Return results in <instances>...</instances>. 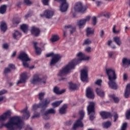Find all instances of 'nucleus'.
Here are the masks:
<instances>
[{"label":"nucleus","instance_id":"nucleus-1","mask_svg":"<svg viewBox=\"0 0 130 130\" xmlns=\"http://www.w3.org/2000/svg\"><path fill=\"white\" fill-rule=\"evenodd\" d=\"M12 112L7 111L0 116V129L5 126L8 130H21L22 128V120L19 116L11 117L8 123L5 124V121L11 116Z\"/></svg>","mask_w":130,"mask_h":130},{"label":"nucleus","instance_id":"nucleus-2","mask_svg":"<svg viewBox=\"0 0 130 130\" xmlns=\"http://www.w3.org/2000/svg\"><path fill=\"white\" fill-rule=\"evenodd\" d=\"M77 57L78 58H75L70 61L67 65H66L61 70H60L58 76L59 77H64L68 74L70 73L71 70H74L75 67L77 64H79L82 60H89L90 57L86 56L85 54H83L81 52H79L77 54Z\"/></svg>","mask_w":130,"mask_h":130},{"label":"nucleus","instance_id":"nucleus-3","mask_svg":"<svg viewBox=\"0 0 130 130\" xmlns=\"http://www.w3.org/2000/svg\"><path fill=\"white\" fill-rule=\"evenodd\" d=\"M106 73L108 76L109 82L108 85L111 89H113L114 90L117 89V84L115 82V80H116V74H115V71L111 69H106Z\"/></svg>","mask_w":130,"mask_h":130},{"label":"nucleus","instance_id":"nucleus-4","mask_svg":"<svg viewBox=\"0 0 130 130\" xmlns=\"http://www.w3.org/2000/svg\"><path fill=\"white\" fill-rule=\"evenodd\" d=\"M51 102L50 99L48 98H45L42 102L39 104H35L32 106V110H37L38 108H42L43 110H45L48 107Z\"/></svg>","mask_w":130,"mask_h":130},{"label":"nucleus","instance_id":"nucleus-5","mask_svg":"<svg viewBox=\"0 0 130 130\" xmlns=\"http://www.w3.org/2000/svg\"><path fill=\"white\" fill-rule=\"evenodd\" d=\"M17 58L22 61V64L24 68H29V63L27 61H30V59L27 54L25 52H22L18 56Z\"/></svg>","mask_w":130,"mask_h":130},{"label":"nucleus","instance_id":"nucleus-6","mask_svg":"<svg viewBox=\"0 0 130 130\" xmlns=\"http://www.w3.org/2000/svg\"><path fill=\"white\" fill-rule=\"evenodd\" d=\"M47 57H50L52 56V59L50 62V66H54L56 62L60 59V55L58 54H54V53H50L46 55Z\"/></svg>","mask_w":130,"mask_h":130},{"label":"nucleus","instance_id":"nucleus-7","mask_svg":"<svg viewBox=\"0 0 130 130\" xmlns=\"http://www.w3.org/2000/svg\"><path fill=\"white\" fill-rule=\"evenodd\" d=\"M31 84L36 85L37 83H43L45 84L46 83V78L44 77L43 78H39V75L35 74L34 75L32 79L30 80Z\"/></svg>","mask_w":130,"mask_h":130},{"label":"nucleus","instance_id":"nucleus-8","mask_svg":"<svg viewBox=\"0 0 130 130\" xmlns=\"http://www.w3.org/2000/svg\"><path fill=\"white\" fill-rule=\"evenodd\" d=\"M55 2H60V11L62 13H64L68 11L69 8V3L67 2V0H54Z\"/></svg>","mask_w":130,"mask_h":130},{"label":"nucleus","instance_id":"nucleus-9","mask_svg":"<svg viewBox=\"0 0 130 130\" xmlns=\"http://www.w3.org/2000/svg\"><path fill=\"white\" fill-rule=\"evenodd\" d=\"M74 10L75 12H79V13H84L87 10V7L82 5V3L78 2L74 6Z\"/></svg>","mask_w":130,"mask_h":130},{"label":"nucleus","instance_id":"nucleus-10","mask_svg":"<svg viewBox=\"0 0 130 130\" xmlns=\"http://www.w3.org/2000/svg\"><path fill=\"white\" fill-rule=\"evenodd\" d=\"M41 31L39 27H37L35 26H32L31 27L30 33L32 36L35 37H38L40 35Z\"/></svg>","mask_w":130,"mask_h":130},{"label":"nucleus","instance_id":"nucleus-11","mask_svg":"<svg viewBox=\"0 0 130 130\" xmlns=\"http://www.w3.org/2000/svg\"><path fill=\"white\" fill-rule=\"evenodd\" d=\"M53 14H54V12L53 11L46 10L44 11L43 14H40V16L41 18L45 17L46 19H50V18H52L53 16Z\"/></svg>","mask_w":130,"mask_h":130},{"label":"nucleus","instance_id":"nucleus-12","mask_svg":"<svg viewBox=\"0 0 130 130\" xmlns=\"http://www.w3.org/2000/svg\"><path fill=\"white\" fill-rule=\"evenodd\" d=\"M81 80L82 82H88V70L86 69L81 70Z\"/></svg>","mask_w":130,"mask_h":130},{"label":"nucleus","instance_id":"nucleus-13","mask_svg":"<svg viewBox=\"0 0 130 130\" xmlns=\"http://www.w3.org/2000/svg\"><path fill=\"white\" fill-rule=\"evenodd\" d=\"M87 109L88 115H90L91 113L94 114L95 113V103L90 102Z\"/></svg>","mask_w":130,"mask_h":130},{"label":"nucleus","instance_id":"nucleus-14","mask_svg":"<svg viewBox=\"0 0 130 130\" xmlns=\"http://www.w3.org/2000/svg\"><path fill=\"white\" fill-rule=\"evenodd\" d=\"M86 96L89 99H94L95 98V94H94L92 88L88 87L86 88Z\"/></svg>","mask_w":130,"mask_h":130},{"label":"nucleus","instance_id":"nucleus-15","mask_svg":"<svg viewBox=\"0 0 130 130\" xmlns=\"http://www.w3.org/2000/svg\"><path fill=\"white\" fill-rule=\"evenodd\" d=\"M28 79V76H27V73L26 72H24L20 75V77L19 80H18L17 82V85H19V84H23L26 82V80Z\"/></svg>","mask_w":130,"mask_h":130},{"label":"nucleus","instance_id":"nucleus-16","mask_svg":"<svg viewBox=\"0 0 130 130\" xmlns=\"http://www.w3.org/2000/svg\"><path fill=\"white\" fill-rule=\"evenodd\" d=\"M100 115L103 119H107V118L112 117V114L109 112L101 111L100 112Z\"/></svg>","mask_w":130,"mask_h":130},{"label":"nucleus","instance_id":"nucleus-17","mask_svg":"<svg viewBox=\"0 0 130 130\" xmlns=\"http://www.w3.org/2000/svg\"><path fill=\"white\" fill-rule=\"evenodd\" d=\"M82 120L80 119H79L77 120H76L73 125V129L76 130L77 129V128H78V127H83V126H84V124H83Z\"/></svg>","mask_w":130,"mask_h":130},{"label":"nucleus","instance_id":"nucleus-18","mask_svg":"<svg viewBox=\"0 0 130 130\" xmlns=\"http://www.w3.org/2000/svg\"><path fill=\"white\" fill-rule=\"evenodd\" d=\"M21 112L23 113L22 118L23 119L27 120L30 117V113L28 111V108L26 107Z\"/></svg>","mask_w":130,"mask_h":130},{"label":"nucleus","instance_id":"nucleus-19","mask_svg":"<svg viewBox=\"0 0 130 130\" xmlns=\"http://www.w3.org/2000/svg\"><path fill=\"white\" fill-rule=\"evenodd\" d=\"M90 19H91V16H86L85 19L78 21L77 22V25L80 27V28H81V26H84V25L86 24V22L90 21Z\"/></svg>","mask_w":130,"mask_h":130},{"label":"nucleus","instance_id":"nucleus-20","mask_svg":"<svg viewBox=\"0 0 130 130\" xmlns=\"http://www.w3.org/2000/svg\"><path fill=\"white\" fill-rule=\"evenodd\" d=\"M53 92L57 95H60L66 92V89H62L59 90V88L58 87L55 86L54 87Z\"/></svg>","mask_w":130,"mask_h":130},{"label":"nucleus","instance_id":"nucleus-21","mask_svg":"<svg viewBox=\"0 0 130 130\" xmlns=\"http://www.w3.org/2000/svg\"><path fill=\"white\" fill-rule=\"evenodd\" d=\"M129 95H130V84H128L124 91V97H125V98H128V97H129Z\"/></svg>","mask_w":130,"mask_h":130},{"label":"nucleus","instance_id":"nucleus-22","mask_svg":"<svg viewBox=\"0 0 130 130\" xmlns=\"http://www.w3.org/2000/svg\"><path fill=\"white\" fill-rule=\"evenodd\" d=\"M22 37V34L17 30H14V33L13 34V37L14 39H19Z\"/></svg>","mask_w":130,"mask_h":130},{"label":"nucleus","instance_id":"nucleus-23","mask_svg":"<svg viewBox=\"0 0 130 130\" xmlns=\"http://www.w3.org/2000/svg\"><path fill=\"white\" fill-rule=\"evenodd\" d=\"M95 92L97 95H98V96H100V97H104V91L101 88H96L95 89Z\"/></svg>","mask_w":130,"mask_h":130},{"label":"nucleus","instance_id":"nucleus-24","mask_svg":"<svg viewBox=\"0 0 130 130\" xmlns=\"http://www.w3.org/2000/svg\"><path fill=\"white\" fill-rule=\"evenodd\" d=\"M66 29H70V34H73L76 32V26H73L72 25H66L64 26Z\"/></svg>","mask_w":130,"mask_h":130},{"label":"nucleus","instance_id":"nucleus-25","mask_svg":"<svg viewBox=\"0 0 130 130\" xmlns=\"http://www.w3.org/2000/svg\"><path fill=\"white\" fill-rule=\"evenodd\" d=\"M8 91L6 90L3 89L2 90L0 91V96L1 95H4V94H6ZM4 101V102H6L7 101V99H6L5 96H0V102L1 101Z\"/></svg>","mask_w":130,"mask_h":130},{"label":"nucleus","instance_id":"nucleus-26","mask_svg":"<svg viewBox=\"0 0 130 130\" xmlns=\"http://www.w3.org/2000/svg\"><path fill=\"white\" fill-rule=\"evenodd\" d=\"M69 89L71 91H75L78 89V85L74 84L72 82L69 83Z\"/></svg>","mask_w":130,"mask_h":130},{"label":"nucleus","instance_id":"nucleus-27","mask_svg":"<svg viewBox=\"0 0 130 130\" xmlns=\"http://www.w3.org/2000/svg\"><path fill=\"white\" fill-rule=\"evenodd\" d=\"M8 29V27L7 26V23L5 22V21L1 22V29L3 32H6L7 29Z\"/></svg>","mask_w":130,"mask_h":130},{"label":"nucleus","instance_id":"nucleus-28","mask_svg":"<svg viewBox=\"0 0 130 130\" xmlns=\"http://www.w3.org/2000/svg\"><path fill=\"white\" fill-rule=\"evenodd\" d=\"M67 108H68V105H63L59 110L60 114H65Z\"/></svg>","mask_w":130,"mask_h":130},{"label":"nucleus","instance_id":"nucleus-29","mask_svg":"<svg viewBox=\"0 0 130 130\" xmlns=\"http://www.w3.org/2000/svg\"><path fill=\"white\" fill-rule=\"evenodd\" d=\"M20 29L24 33H27L28 32V25L23 24L20 26Z\"/></svg>","mask_w":130,"mask_h":130},{"label":"nucleus","instance_id":"nucleus-30","mask_svg":"<svg viewBox=\"0 0 130 130\" xmlns=\"http://www.w3.org/2000/svg\"><path fill=\"white\" fill-rule=\"evenodd\" d=\"M104 128H108L111 126V122L107 121L106 122H104L102 124Z\"/></svg>","mask_w":130,"mask_h":130},{"label":"nucleus","instance_id":"nucleus-31","mask_svg":"<svg viewBox=\"0 0 130 130\" xmlns=\"http://www.w3.org/2000/svg\"><path fill=\"white\" fill-rule=\"evenodd\" d=\"M113 40L116 44H117L119 46H120V45L121 44V41L120 40V38L119 37H114L113 38Z\"/></svg>","mask_w":130,"mask_h":130},{"label":"nucleus","instance_id":"nucleus-32","mask_svg":"<svg viewBox=\"0 0 130 130\" xmlns=\"http://www.w3.org/2000/svg\"><path fill=\"white\" fill-rule=\"evenodd\" d=\"M59 40V36L57 35H53L51 38V42H56Z\"/></svg>","mask_w":130,"mask_h":130},{"label":"nucleus","instance_id":"nucleus-33","mask_svg":"<svg viewBox=\"0 0 130 130\" xmlns=\"http://www.w3.org/2000/svg\"><path fill=\"white\" fill-rule=\"evenodd\" d=\"M55 113V110L53 109H50L44 113L45 115H48V114H54Z\"/></svg>","mask_w":130,"mask_h":130},{"label":"nucleus","instance_id":"nucleus-34","mask_svg":"<svg viewBox=\"0 0 130 130\" xmlns=\"http://www.w3.org/2000/svg\"><path fill=\"white\" fill-rule=\"evenodd\" d=\"M109 98H112L115 103H118V102H119V99H118L117 97H116L115 94L109 95Z\"/></svg>","mask_w":130,"mask_h":130},{"label":"nucleus","instance_id":"nucleus-35","mask_svg":"<svg viewBox=\"0 0 130 130\" xmlns=\"http://www.w3.org/2000/svg\"><path fill=\"white\" fill-rule=\"evenodd\" d=\"M123 66H129L130 60L127 59L126 58H123L122 61Z\"/></svg>","mask_w":130,"mask_h":130},{"label":"nucleus","instance_id":"nucleus-36","mask_svg":"<svg viewBox=\"0 0 130 130\" xmlns=\"http://www.w3.org/2000/svg\"><path fill=\"white\" fill-rule=\"evenodd\" d=\"M7 12V6L3 5L0 7V14H4Z\"/></svg>","mask_w":130,"mask_h":130},{"label":"nucleus","instance_id":"nucleus-37","mask_svg":"<svg viewBox=\"0 0 130 130\" xmlns=\"http://www.w3.org/2000/svg\"><path fill=\"white\" fill-rule=\"evenodd\" d=\"M91 34H94V30L90 27H88L86 29V35L87 36H89V35H91Z\"/></svg>","mask_w":130,"mask_h":130},{"label":"nucleus","instance_id":"nucleus-38","mask_svg":"<svg viewBox=\"0 0 130 130\" xmlns=\"http://www.w3.org/2000/svg\"><path fill=\"white\" fill-rule=\"evenodd\" d=\"M61 103H62V101H57V102L52 103V106H53V107H58V106H59L60 104H61Z\"/></svg>","mask_w":130,"mask_h":130},{"label":"nucleus","instance_id":"nucleus-39","mask_svg":"<svg viewBox=\"0 0 130 130\" xmlns=\"http://www.w3.org/2000/svg\"><path fill=\"white\" fill-rule=\"evenodd\" d=\"M21 22V19L20 18H14L13 20V25H15L16 24V25H18L20 22Z\"/></svg>","mask_w":130,"mask_h":130},{"label":"nucleus","instance_id":"nucleus-40","mask_svg":"<svg viewBox=\"0 0 130 130\" xmlns=\"http://www.w3.org/2000/svg\"><path fill=\"white\" fill-rule=\"evenodd\" d=\"M44 95H45V93H44V92H40L39 94V95H38L39 99V100H40V101H42V100H43Z\"/></svg>","mask_w":130,"mask_h":130},{"label":"nucleus","instance_id":"nucleus-41","mask_svg":"<svg viewBox=\"0 0 130 130\" xmlns=\"http://www.w3.org/2000/svg\"><path fill=\"white\" fill-rule=\"evenodd\" d=\"M89 44H91V41L89 39L85 40L83 43V45H89Z\"/></svg>","mask_w":130,"mask_h":130},{"label":"nucleus","instance_id":"nucleus-42","mask_svg":"<svg viewBox=\"0 0 130 130\" xmlns=\"http://www.w3.org/2000/svg\"><path fill=\"white\" fill-rule=\"evenodd\" d=\"M79 113L80 115L79 119L83 120V118H84V116H85V112H84V111H80L79 112Z\"/></svg>","mask_w":130,"mask_h":130},{"label":"nucleus","instance_id":"nucleus-43","mask_svg":"<svg viewBox=\"0 0 130 130\" xmlns=\"http://www.w3.org/2000/svg\"><path fill=\"white\" fill-rule=\"evenodd\" d=\"M125 116H126V119H130V109L128 110L125 113Z\"/></svg>","mask_w":130,"mask_h":130},{"label":"nucleus","instance_id":"nucleus-44","mask_svg":"<svg viewBox=\"0 0 130 130\" xmlns=\"http://www.w3.org/2000/svg\"><path fill=\"white\" fill-rule=\"evenodd\" d=\"M11 69H10V68H5L4 73L5 76H7V75H8V74H9V73H11Z\"/></svg>","mask_w":130,"mask_h":130},{"label":"nucleus","instance_id":"nucleus-45","mask_svg":"<svg viewBox=\"0 0 130 130\" xmlns=\"http://www.w3.org/2000/svg\"><path fill=\"white\" fill-rule=\"evenodd\" d=\"M126 127H127V122L123 123L122 125L121 130H126Z\"/></svg>","mask_w":130,"mask_h":130},{"label":"nucleus","instance_id":"nucleus-46","mask_svg":"<svg viewBox=\"0 0 130 130\" xmlns=\"http://www.w3.org/2000/svg\"><path fill=\"white\" fill-rule=\"evenodd\" d=\"M94 118H95V113L94 114L93 113H91L89 115V120H91V121H92V120H94Z\"/></svg>","mask_w":130,"mask_h":130},{"label":"nucleus","instance_id":"nucleus-47","mask_svg":"<svg viewBox=\"0 0 130 130\" xmlns=\"http://www.w3.org/2000/svg\"><path fill=\"white\" fill-rule=\"evenodd\" d=\"M35 49L36 50V52L37 54L38 55L41 54V48L38 47V48H36V49Z\"/></svg>","mask_w":130,"mask_h":130},{"label":"nucleus","instance_id":"nucleus-48","mask_svg":"<svg viewBox=\"0 0 130 130\" xmlns=\"http://www.w3.org/2000/svg\"><path fill=\"white\" fill-rule=\"evenodd\" d=\"M50 0H42L41 2L44 6H48V3Z\"/></svg>","mask_w":130,"mask_h":130},{"label":"nucleus","instance_id":"nucleus-49","mask_svg":"<svg viewBox=\"0 0 130 130\" xmlns=\"http://www.w3.org/2000/svg\"><path fill=\"white\" fill-rule=\"evenodd\" d=\"M92 24L93 25V26H95V25H96L97 23V18H96L95 16H94L92 18Z\"/></svg>","mask_w":130,"mask_h":130},{"label":"nucleus","instance_id":"nucleus-50","mask_svg":"<svg viewBox=\"0 0 130 130\" xmlns=\"http://www.w3.org/2000/svg\"><path fill=\"white\" fill-rule=\"evenodd\" d=\"M102 83V80L98 79L95 82L94 84H95V85H98V86H101Z\"/></svg>","mask_w":130,"mask_h":130},{"label":"nucleus","instance_id":"nucleus-51","mask_svg":"<svg viewBox=\"0 0 130 130\" xmlns=\"http://www.w3.org/2000/svg\"><path fill=\"white\" fill-rule=\"evenodd\" d=\"M24 3L25 4V5H27V6H29V5H31L32 2L30 1V0H24Z\"/></svg>","mask_w":130,"mask_h":130},{"label":"nucleus","instance_id":"nucleus-52","mask_svg":"<svg viewBox=\"0 0 130 130\" xmlns=\"http://www.w3.org/2000/svg\"><path fill=\"white\" fill-rule=\"evenodd\" d=\"M116 28V25H113V32L115 34H116V33H118V32H119V31L115 30Z\"/></svg>","mask_w":130,"mask_h":130},{"label":"nucleus","instance_id":"nucleus-53","mask_svg":"<svg viewBox=\"0 0 130 130\" xmlns=\"http://www.w3.org/2000/svg\"><path fill=\"white\" fill-rule=\"evenodd\" d=\"M117 119H118V114H115L114 115V122H116Z\"/></svg>","mask_w":130,"mask_h":130},{"label":"nucleus","instance_id":"nucleus-54","mask_svg":"<svg viewBox=\"0 0 130 130\" xmlns=\"http://www.w3.org/2000/svg\"><path fill=\"white\" fill-rule=\"evenodd\" d=\"M123 79L124 81L127 80V74L124 73L123 75Z\"/></svg>","mask_w":130,"mask_h":130},{"label":"nucleus","instance_id":"nucleus-55","mask_svg":"<svg viewBox=\"0 0 130 130\" xmlns=\"http://www.w3.org/2000/svg\"><path fill=\"white\" fill-rule=\"evenodd\" d=\"M40 114L37 113V114H35L34 116H32L31 117V118H38V117H40Z\"/></svg>","mask_w":130,"mask_h":130},{"label":"nucleus","instance_id":"nucleus-56","mask_svg":"<svg viewBox=\"0 0 130 130\" xmlns=\"http://www.w3.org/2000/svg\"><path fill=\"white\" fill-rule=\"evenodd\" d=\"M104 36V30H102L100 32V37H101V38H103Z\"/></svg>","mask_w":130,"mask_h":130},{"label":"nucleus","instance_id":"nucleus-57","mask_svg":"<svg viewBox=\"0 0 130 130\" xmlns=\"http://www.w3.org/2000/svg\"><path fill=\"white\" fill-rule=\"evenodd\" d=\"M96 4L97 7H100L102 5V2L101 1H96Z\"/></svg>","mask_w":130,"mask_h":130},{"label":"nucleus","instance_id":"nucleus-58","mask_svg":"<svg viewBox=\"0 0 130 130\" xmlns=\"http://www.w3.org/2000/svg\"><path fill=\"white\" fill-rule=\"evenodd\" d=\"M108 54H109V57L110 58H111L112 57V56L113 55V54H114V52H112V51L109 52Z\"/></svg>","mask_w":130,"mask_h":130},{"label":"nucleus","instance_id":"nucleus-59","mask_svg":"<svg viewBox=\"0 0 130 130\" xmlns=\"http://www.w3.org/2000/svg\"><path fill=\"white\" fill-rule=\"evenodd\" d=\"M9 67L10 68V69H12V70H15V65L13 64H9Z\"/></svg>","mask_w":130,"mask_h":130},{"label":"nucleus","instance_id":"nucleus-60","mask_svg":"<svg viewBox=\"0 0 130 130\" xmlns=\"http://www.w3.org/2000/svg\"><path fill=\"white\" fill-rule=\"evenodd\" d=\"M72 123V122L71 120L68 121L66 122V125H71Z\"/></svg>","mask_w":130,"mask_h":130},{"label":"nucleus","instance_id":"nucleus-61","mask_svg":"<svg viewBox=\"0 0 130 130\" xmlns=\"http://www.w3.org/2000/svg\"><path fill=\"white\" fill-rule=\"evenodd\" d=\"M87 52H91V47H88L85 49Z\"/></svg>","mask_w":130,"mask_h":130},{"label":"nucleus","instance_id":"nucleus-62","mask_svg":"<svg viewBox=\"0 0 130 130\" xmlns=\"http://www.w3.org/2000/svg\"><path fill=\"white\" fill-rule=\"evenodd\" d=\"M3 48H5V49H8V48H9V45H8V44H4L3 45Z\"/></svg>","mask_w":130,"mask_h":130},{"label":"nucleus","instance_id":"nucleus-63","mask_svg":"<svg viewBox=\"0 0 130 130\" xmlns=\"http://www.w3.org/2000/svg\"><path fill=\"white\" fill-rule=\"evenodd\" d=\"M29 17H31V13H27L25 15V19H28Z\"/></svg>","mask_w":130,"mask_h":130},{"label":"nucleus","instance_id":"nucleus-64","mask_svg":"<svg viewBox=\"0 0 130 130\" xmlns=\"http://www.w3.org/2000/svg\"><path fill=\"white\" fill-rule=\"evenodd\" d=\"M45 127L46 128H49V127H50V125L49 124V123H47L45 125Z\"/></svg>","mask_w":130,"mask_h":130}]
</instances>
